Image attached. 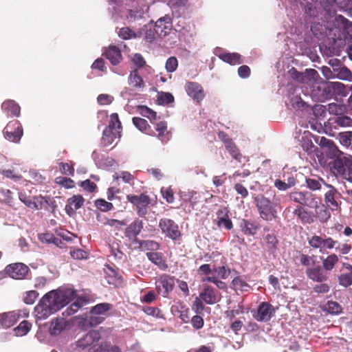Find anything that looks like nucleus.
Instances as JSON below:
<instances>
[{"mask_svg":"<svg viewBox=\"0 0 352 352\" xmlns=\"http://www.w3.org/2000/svg\"><path fill=\"white\" fill-rule=\"evenodd\" d=\"M323 236L314 235L308 239L309 245L314 249H319L322 248Z\"/></svg>","mask_w":352,"mask_h":352,"instance_id":"52","label":"nucleus"},{"mask_svg":"<svg viewBox=\"0 0 352 352\" xmlns=\"http://www.w3.org/2000/svg\"><path fill=\"white\" fill-rule=\"evenodd\" d=\"M66 327V320L63 318H56L51 321L50 332L52 335L60 334Z\"/></svg>","mask_w":352,"mask_h":352,"instance_id":"33","label":"nucleus"},{"mask_svg":"<svg viewBox=\"0 0 352 352\" xmlns=\"http://www.w3.org/2000/svg\"><path fill=\"white\" fill-rule=\"evenodd\" d=\"M103 55L113 65H116L120 63L122 59L121 52L120 49L116 45H110L104 50Z\"/></svg>","mask_w":352,"mask_h":352,"instance_id":"23","label":"nucleus"},{"mask_svg":"<svg viewBox=\"0 0 352 352\" xmlns=\"http://www.w3.org/2000/svg\"><path fill=\"white\" fill-rule=\"evenodd\" d=\"M3 134L8 140L14 143L19 142L23 134L21 124L16 120L9 122L4 128Z\"/></svg>","mask_w":352,"mask_h":352,"instance_id":"8","label":"nucleus"},{"mask_svg":"<svg viewBox=\"0 0 352 352\" xmlns=\"http://www.w3.org/2000/svg\"><path fill=\"white\" fill-rule=\"evenodd\" d=\"M84 305V301L81 299H77L65 310L67 316H71L76 314L80 308Z\"/></svg>","mask_w":352,"mask_h":352,"instance_id":"51","label":"nucleus"},{"mask_svg":"<svg viewBox=\"0 0 352 352\" xmlns=\"http://www.w3.org/2000/svg\"><path fill=\"white\" fill-rule=\"evenodd\" d=\"M226 150L229 152V153L231 155L232 158L238 161L239 162H242V158L243 156L240 153L239 149L236 146V145L234 144V142H229L228 145L226 146Z\"/></svg>","mask_w":352,"mask_h":352,"instance_id":"40","label":"nucleus"},{"mask_svg":"<svg viewBox=\"0 0 352 352\" xmlns=\"http://www.w3.org/2000/svg\"><path fill=\"white\" fill-rule=\"evenodd\" d=\"M142 309L146 314L148 316H154L156 318H162V311L157 307L144 306Z\"/></svg>","mask_w":352,"mask_h":352,"instance_id":"56","label":"nucleus"},{"mask_svg":"<svg viewBox=\"0 0 352 352\" xmlns=\"http://www.w3.org/2000/svg\"><path fill=\"white\" fill-rule=\"evenodd\" d=\"M138 112L143 117H146L153 122L157 119V113L145 105L137 107Z\"/></svg>","mask_w":352,"mask_h":352,"instance_id":"38","label":"nucleus"},{"mask_svg":"<svg viewBox=\"0 0 352 352\" xmlns=\"http://www.w3.org/2000/svg\"><path fill=\"white\" fill-rule=\"evenodd\" d=\"M185 90L197 103H200L206 96L203 87L197 82L188 81L185 85Z\"/></svg>","mask_w":352,"mask_h":352,"instance_id":"12","label":"nucleus"},{"mask_svg":"<svg viewBox=\"0 0 352 352\" xmlns=\"http://www.w3.org/2000/svg\"><path fill=\"white\" fill-rule=\"evenodd\" d=\"M254 200L261 219L272 221L276 217V205L270 199L260 194L255 196Z\"/></svg>","mask_w":352,"mask_h":352,"instance_id":"4","label":"nucleus"},{"mask_svg":"<svg viewBox=\"0 0 352 352\" xmlns=\"http://www.w3.org/2000/svg\"><path fill=\"white\" fill-rule=\"evenodd\" d=\"M133 124L142 132L148 133L151 130V126L148 124V122L139 117H134L133 118Z\"/></svg>","mask_w":352,"mask_h":352,"instance_id":"41","label":"nucleus"},{"mask_svg":"<svg viewBox=\"0 0 352 352\" xmlns=\"http://www.w3.org/2000/svg\"><path fill=\"white\" fill-rule=\"evenodd\" d=\"M72 289L52 290L45 294L34 307L36 319L45 320L60 310L76 297Z\"/></svg>","mask_w":352,"mask_h":352,"instance_id":"1","label":"nucleus"},{"mask_svg":"<svg viewBox=\"0 0 352 352\" xmlns=\"http://www.w3.org/2000/svg\"><path fill=\"white\" fill-rule=\"evenodd\" d=\"M1 109L8 116L19 117L21 115V107L13 100H5L1 104Z\"/></svg>","mask_w":352,"mask_h":352,"instance_id":"24","label":"nucleus"},{"mask_svg":"<svg viewBox=\"0 0 352 352\" xmlns=\"http://www.w3.org/2000/svg\"><path fill=\"white\" fill-rule=\"evenodd\" d=\"M159 227L162 232L166 237L172 240H177L181 236V232L179 230L178 225L172 219L163 218L160 220Z\"/></svg>","mask_w":352,"mask_h":352,"instance_id":"9","label":"nucleus"},{"mask_svg":"<svg viewBox=\"0 0 352 352\" xmlns=\"http://www.w3.org/2000/svg\"><path fill=\"white\" fill-rule=\"evenodd\" d=\"M311 97L316 100L323 101L345 94L344 85L339 82H325L316 84L311 88Z\"/></svg>","mask_w":352,"mask_h":352,"instance_id":"2","label":"nucleus"},{"mask_svg":"<svg viewBox=\"0 0 352 352\" xmlns=\"http://www.w3.org/2000/svg\"><path fill=\"white\" fill-rule=\"evenodd\" d=\"M338 140L344 146H352V131H345L338 133Z\"/></svg>","mask_w":352,"mask_h":352,"instance_id":"46","label":"nucleus"},{"mask_svg":"<svg viewBox=\"0 0 352 352\" xmlns=\"http://www.w3.org/2000/svg\"><path fill=\"white\" fill-rule=\"evenodd\" d=\"M55 182L66 188H72L75 186L74 181L70 178L64 177H58L56 178Z\"/></svg>","mask_w":352,"mask_h":352,"instance_id":"53","label":"nucleus"},{"mask_svg":"<svg viewBox=\"0 0 352 352\" xmlns=\"http://www.w3.org/2000/svg\"><path fill=\"white\" fill-rule=\"evenodd\" d=\"M19 318V314L14 311L0 314V327L10 328L14 325Z\"/></svg>","mask_w":352,"mask_h":352,"instance_id":"28","label":"nucleus"},{"mask_svg":"<svg viewBox=\"0 0 352 352\" xmlns=\"http://www.w3.org/2000/svg\"><path fill=\"white\" fill-rule=\"evenodd\" d=\"M106 128L113 131L119 130L122 133V126L118 113H113L110 115L109 124Z\"/></svg>","mask_w":352,"mask_h":352,"instance_id":"39","label":"nucleus"},{"mask_svg":"<svg viewBox=\"0 0 352 352\" xmlns=\"http://www.w3.org/2000/svg\"><path fill=\"white\" fill-rule=\"evenodd\" d=\"M32 324L27 320H23L17 327L14 329L15 334L17 336H23L26 335L31 329Z\"/></svg>","mask_w":352,"mask_h":352,"instance_id":"45","label":"nucleus"},{"mask_svg":"<svg viewBox=\"0 0 352 352\" xmlns=\"http://www.w3.org/2000/svg\"><path fill=\"white\" fill-rule=\"evenodd\" d=\"M122 136L120 131H113L105 128L102 132L100 144L102 146H108L112 144L117 139H120Z\"/></svg>","mask_w":352,"mask_h":352,"instance_id":"20","label":"nucleus"},{"mask_svg":"<svg viewBox=\"0 0 352 352\" xmlns=\"http://www.w3.org/2000/svg\"><path fill=\"white\" fill-rule=\"evenodd\" d=\"M132 62L136 66L134 69H138V72H140L142 68L146 70L151 69V67L146 65V61L140 54H135L132 58Z\"/></svg>","mask_w":352,"mask_h":352,"instance_id":"43","label":"nucleus"},{"mask_svg":"<svg viewBox=\"0 0 352 352\" xmlns=\"http://www.w3.org/2000/svg\"><path fill=\"white\" fill-rule=\"evenodd\" d=\"M326 271L320 265L314 267H309L306 270L307 277L311 280L317 283H324L328 280V275Z\"/></svg>","mask_w":352,"mask_h":352,"instance_id":"19","label":"nucleus"},{"mask_svg":"<svg viewBox=\"0 0 352 352\" xmlns=\"http://www.w3.org/2000/svg\"><path fill=\"white\" fill-rule=\"evenodd\" d=\"M199 297L207 305H214L221 300V294L213 287L204 285Z\"/></svg>","mask_w":352,"mask_h":352,"instance_id":"14","label":"nucleus"},{"mask_svg":"<svg viewBox=\"0 0 352 352\" xmlns=\"http://www.w3.org/2000/svg\"><path fill=\"white\" fill-rule=\"evenodd\" d=\"M218 57L225 63L232 65L241 63V56L236 52H223L217 55Z\"/></svg>","mask_w":352,"mask_h":352,"instance_id":"30","label":"nucleus"},{"mask_svg":"<svg viewBox=\"0 0 352 352\" xmlns=\"http://www.w3.org/2000/svg\"><path fill=\"white\" fill-rule=\"evenodd\" d=\"M275 314V309L268 302H261L258 308L256 313L254 315L257 321H268Z\"/></svg>","mask_w":352,"mask_h":352,"instance_id":"15","label":"nucleus"},{"mask_svg":"<svg viewBox=\"0 0 352 352\" xmlns=\"http://www.w3.org/2000/svg\"><path fill=\"white\" fill-rule=\"evenodd\" d=\"M201 282H210L214 283L220 289H226L227 285L225 282L219 279L215 276H206L201 279Z\"/></svg>","mask_w":352,"mask_h":352,"instance_id":"48","label":"nucleus"},{"mask_svg":"<svg viewBox=\"0 0 352 352\" xmlns=\"http://www.w3.org/2000/svg\"><path fill=\"white\" fill-rule=\"evenodd\" d=\"M265 241L269 251L274 252L277 249L278 241L274 234H267L265 237Z\"/></svg>","mask_w":352,"mask_h":352,"instance_id":"47","label":"nucleus"},{"mask_svg":"<svg viewBox=\"0 0 352 352\" xmlns=\"http://www.w3.org/2000/svg\"><path fill=\"white\" fill-rule=\"evenodd\" d=\"M324 310L331 314H339L342 312V308L341 305L335 301H328L324 306Z\"/></svg>","mask_w":352,"mask_h":352,"instance_id":"44","label":"nucleus"},{"mask_svg":"<svg viewBox=\"0 0 352 352\" xmlns=\"http://www.w3.org/2000/svg\"><path fill=\"white\" fill-rule=\"evenodd\" d=\"M335 249L336 251L338 252L340 254L344 255L349 254L351 251L352 247L351 245L349 243L348 241H346V242L342 243H338L336 245Z\"/></svg>","mask_w":352,"mask_h":352,"instance_id":"54","label":"nucleus"},{"mask_svg":"<svg viewBox=\"0 0 352 352\" xmlns=\"http://www.w3.org/2000/svg\"><path fill=\"white\" fill-rule=\"evenodd\" d=\"M316 207V217L318 218L320 223H327L331 218L330 209L325 206L322 204L320 206Z\"/></svg>","mask_w":352,"mask_h":352,"instance_id":"34","label":"nucleus"},{"mask_svg":"<svg viewBox=\"0 0 352 352\" xmlns=\"http://www.w3.org/2000/svg\"><path fill=\"white\" fill-rule=\"evenodd\" d=\"M161 193L163 198L169 204L173 203L175 201V196L173 190L170 187L162 188Z\"/></svg>","mask_w":352,"mask_h":352,"instance_id":"57","label":"nucleus"},{"mask_svg":"<svg viewBox=\"0 0 352 352\" xmlns=\"http://www.w3.org/2000/svg\"><path fill=\"white\" fill-rule=\"evenodd\" d=\"M339 284L344 287L352 285V275L349 274H342L338 276Z\"/></svg>","mask_w":352,"mask_h":352,"instance_id":"62","label":"nucleus"},{"mask_svg":"<svg viewBox=\"0 0 352 352\" xmlns=\"http://www.w3.org/2000/svg\"><path fill=\"white\" fill-rule=\"evenodd\" d=\"M143 222L140 219H135L130 223L125 230V236L129 239H135L143 228Z\"/></svg>","mask_w":352,"mask_h":352,"instance_id":"26","label":"nucleus"},{"mask_svg":"<svg viewBox=\"0 0 352 352\" xmlns=\"http://www.w3.org/2000/svg\"><path fill=\"white\" fill-rule=\"evenodd\" d=\"M100 340V333L97 330H91L77 341L76 345L78 348L89 349L98 344Z\"/></svg>","mask_w":352,"mask_h":352,"instance_id":"11","label":"nucleus"},{"mask_svg":"<svg viewBox=\"0 0 352 352\" xmlns=\"http://www.w3.org/2000/svg\"><path fill=\"white\" fill-rule=\"evenodd\" d=\"M216 256H221V266L216 267L214 265H213V272L217 275L215 276L217 278H220L221 279H226L230 274V269L226 264V259L224 256H221V254L217 252H213L210 255V258H214Z\"/></svg>","mask_w":352,"mask_h":352,"instance_id":"16","label":"nucleus"},{"mask_svg":"<svg viewBox=\"0 0 352 352\" xmlns=\"http://www.w3.org/2000/svg\"><path fill=\"white\" fill-rule=\"evenodd\" d=\"M110 248V256H112L115 260H122L124 254L123 252L119 249V245L118 243H113L109 245Z\"/></svg>","mask_w":352,"mask_h":352,"instance_id":"49","label":"nucleus"},{"mask_svg":"<svg viewBox=\"0 0 352 352\" xmlns=\"http://www.w3.org/2000/svg\"><path fill=\"white\" fill-rule=\"evenodd\" d=\"M70 255L73 258L80 260L87 258L88 253L82 249L76 248L70 250Z\"/></svg>","mask_w":352,"mask_h":352,"instance_id":"63","label":"nucleus"},{"mask_svg":"<svg viewBox=\"0 0 352 352\" xmlns=\"http://www.w3.org/2000/svg\"><path fill=\"white\" fill-rule=\"evenodd\" d=\"M230 210L226 206H221L217 211L216 224L219 228L224 227L230 230L233 228V224L229 217Z\"/></svg>","mask_w":352,"mask_h":352,"instance_id":"17","label":"nucleus"},{"mask_svg":"<svg viewBox=\"0 0 352 352\" xmlns=\"http://www.w3.org/2000/svg\"><path fill=\"white\" fill-rule=\"evenodd\" d=\"M118 36L122 39H130L137 37V34L128 27L120 29Z\"/></svg>","mask_w":352,"mask_h":352,"instance_id":"55","label":"nucleus"},{"mask_svg":"<svg viewBox=\"0 0 352 352\" xmlns=\"http://www.w3.org/2000/svg\"><path fill=\"white\" fill-rule=\"evenodd\" d=\"M95 205L98 210L102 212L110 211L113 208V206L111 203L108 202L103 199H97L95 202Z\"/></svg>","mask_w":352,"mask_h":352,"instance_id":"50","label":"nucleus"},{"mask_svg":"<svg viewBox=\"0 0 352 352\" xmlns=\"http://www.w3.org/2000/svg\"><path fill=\"white\" fill-rule=\"evenodd\" d=\"M294 185H295V182L293 178L289 179L288 184H286L285 182H284L280 179H276V181L274 182L275 187L277 188L280 190H286Z\"/></svg>","mask_w":352,"mask_h":352,"instance_id":"58","label":"nucleus"},{"mask_svg":"<svg viewBox=\"0 0 352 352\" xmlns=\"http://www.w3.org/2000/svg\"><path fill=\"white\" fill-rule=\"evenodd\" d=\"M29 270V267L22 263H12L6 267V274L11 278L17 280L25 278Z\"/></svg>","mask_w":352,"mask_h":352,"instance_id":"13","label":"nucleus"},{"mask_svg":"<svg viewBox=\"0 0 352 352\" xmlns=\"http://www.w3.org/2000/svg\"><path fill=\"white\" fill-rule=\"evenodd\" d=\"M242 232L246 235H254L258 227L254 223L243 219L241 222Z\"/></svg>","mask_w":352,"mask_h":352,"instance_id":"36","label":"nucleus"},{"mask_svg":"<svg viewBox=\"0 0 352 352\" xmlns=\"http://www.w3.org/2000/svg\"><path fill=\"white\" fill-rule=\"evenodd\" d=\"M129 85L138 91H142L145 87V82L138 69L132 70L128 77Z\"/></svg>","mask_w":352,"mask_h":352,"instance_id":"21","label":"nucleus"},{"mask_svg":"<svg viewBox=\"0 0 352 352\" xmlns=\"http://www.w3.org/2000/svg\"><path fill=\"white\" fill-rule=\"evenodd\" d=\"M339 263V257L336 253H331L322 261V267L326 272L332 271Z\"/></svg>","mask_w":352,"mask_h":352,"instance_id":"32","label":"nucleus"},{"mask_svg":"<svg viewBox=\"0 0 352 352\" xmlns=\"http://www.w3.org/2000/svg\"><path fill=\"white\" fill-rule=\"evenodd\" d=\"M178 67L177 59L175 56H171L168 58L166 62L165 67L168 72H175Z\"/></svg>","mask_w":352,"mask_h":352,"instance_id":"61","label":"nucleus"},{"mask_svg":"<svg viewBox=\"0 0 352 352\" xmlns=\"http://www.w3.org/2000/svg\"><path fill=\"white\" fill-rule=\"evenodd\" d=\"M110 346V342L107 341L100 342L96 345L87 349V352H105Z\"/></svg>","mask_w":352,"mask_h":352,"instance_id":"59","label":"nucleus"},{"mask_svg":"<svg viewBox=\"0 0 352 352\" xmlns=\"http://www.w3.org/2000/svg\"><path fill=\"white\" fill-rule=\"evenodd\" d=\"M113 306L110 303L102 302L99 303L94 307H93L91 309V314L92 315H104L107 311L112 309ZM103 319L100 317H95L92 316L91 317V324L96 325L102 322Z\"/></svg>","mask_w":352,"mask_h":352,"instance_id":"18","label":"nucleus"},{"mask_svg":"<svg viewBox=\"0 0 352 352\" xmlns=\"http://www.w3.org/2000/svg\"><path fill=\"white\" fill-rule=\"evenodd\" d=\"M289 197L291 201L309 208H314L318 204L316 195L309 191L291 192L289 195Z\"/></svg>","mask_w":352,"mask_h":352,"instance_id":"7","label":"nucleus"},{"mask_svg":"<svg viewBox=\"0 0 352 352\" xmlns=\"http://www.w3.org/2000/svg\"><path fill=\"white\" fill-rule=\"evenodd\" d=\"M170 27V19L169 17H163L156 21L154 30L158 36H164L168 33Z\"/></svg>","mask_w":352,"mask_h":352,"instance_id":"25","label":"nucleus"},{"mask_svg":"<svg viewBox=\"0 0 352 352\" xmlns=\"http://www.w3.org/2000/svg\"><path fill=\"white\" fill-rule=\"evenodd\" d=\"M294 214L297 216L302 224L312 223L316 219V215L312 212L306 210L301 206H298L296 208Z\"/></svg>","mask_w":352,"mask_h":352,"instance_id":"22","label":"nucleus"},{"mask_svg":"<svg viewBox=\"0 0 352 352\" xmlns=\"http://www.w3.org/2000/svg\"><path fill=\"white\" fill-rule=\"evenodd\" d=\"M38 296V293L36 290H30L25 293L23 302L27 305H32Z\"/></svg>","mask_w":352,"mask_h":352,"instance_id":"60","label":"nucleus"},{"mask_svg":"<svg viewBox=\"0 0 352 352\" xmlns=\"http://www.w3.org/2000/svg\"><path fill=\"white\" fill-rule=\"evenodd\" d=\"M146 256L150 261L157 265L161 270H167L168 265L161 252H148L146 253Z\"/></svg>","mask_w":352,"mask_h":352,"instance_id":"29","label":"nucleus"},{"mask_svg":"<svg viewBox=\"0 0 352 352\" xmlns=\"http://www.w3.org/2000/svg\"><path fill=\"white\" fill-rule=\"evenodd\" d=\"M126 199L133 205L139 217H146L148 206L151 204V199L148 195L144 192L139 195L129 194L126 195Z\"/></svg>","mask_w":352,"mask_h":352,"instance_id":"5","label":"nucleus"},{"mask_svg":"<svg viewBox=\"0 0 352 352\" xmlns=\"http://www.w3.org/2000/svg\"><path fill=\"white\" fill-rule=\"evenodd\" d=\"M331 171L336 177H340L352 182V156L344 155L336 159L331 166Z\"/></svg>","mask_w":352,"mask_h":352,"instance_id":"3","label":"nucleus"},{"mask_svg":"<svg viewBox=\"0 0 352 352\" xmlns=\"http://www.w3.org/2000/svg\"><path fill=\"white\" fill-rule=\"evenodd\" d=\"M140 247L144 251L155 252L160 249V244L153 240H144L140 242Z\"/></svg>","mask_w":352,"mask_h":352,"instance_id":"42","label":"nucleus"},{"mask_svg":"<svg viewBox=\"0 0 352 352\" xmlns=\"http://www.w3.org/2000/svg\"><path fill=\"white\" fill-rule=\"evenodd\" d=\"M85 203V199L80 195H75L67 199L65 210L67 214L74 212L75 210L80 208Z\"/></svg>","mask_w":352,"mask_h":352,"instance_id":"27","label":"nucleus"},{"mask_svg":"<svg viewBox=\"0 0 352 352\" xmlns=\"http://www.w3.org/2000/svg\"><path fill=\"white\" fill-rule=\"evenodd\" d=\"M171 311L175 316L179 317L184 323H187L190 321V316L188 314L189 309L186 308L182 304H178L172 306Z\"/></svg>","mask_w":352,"mask_h":352,"instance_id":"31","label":"nucleus"},{"mask_svg":"<svg viewBox=\"0 0 352 352\" xmlns=\"http://www.w3.org/2000/svg\"><path fill=\"white\" fill-rule=\"evenodd\" d=\"M325 186L328 188L324 193V200L325 206H327L331 212H340L342 205V194L331 184H327L324 180Z\"/></svg>","mask_w":352,"mask_h":352,"instance_id":"6","label":"nucleus"},{"mask_svg":"<svg viewBox=\"0 0 352 352\" xmlns=\"http://www.w3.org/2000/svg\"><path fill=\"white\" fill-rule=\"evenodd\" d=\"M175 286V278L168 274H164L159 277L156 290L163 297H167Z\"/></svg>","mask_w":352,"mask_h":352,"instance_id":"10","label":"nucleus"},{"mask_svg":"<svg viewBox=\"0 0 352 352\" xmlns=\"http://www.w3.org/2000/svg\"><path fill=\"white\" fill-rule=\"evenodd\" d=\"M232 286L234 290L247 292L250 289V285L241 276L235 277L232 281Z\"/></svg>","mask_w":352,"mask_h":352,"instance_id":"37","label":"nucleus"},{"mask_svg":"<svg viewBox=\"0 0 352 352\" xmlns=\"http://www.w3.org/2000/svg\"><path fill=\"white\" fill-rule=\"evenodd\" d=\"M155 130L158 132V138L162 142H166L168 140V132L167 131V124L166 122L161 121L157 123Z\"/></svg>","mask_w":352,"mask_h":352,"instance_id":"35","label":"nucleus"},{"mask_svg":"<svg viewBox=\"0 0 352 352\" xmlns=\"http://www.w3.org/2000/svg\"><path fill=\"white\" fill-rule=\"evenodd\" d=\"M335 123L340 126H351L352 119L348 116H338L335 118Z\"/></svg>","mask_w":352,"mask_h":352,"instance_id":"64","label":"nucleus"}]
</instances>
